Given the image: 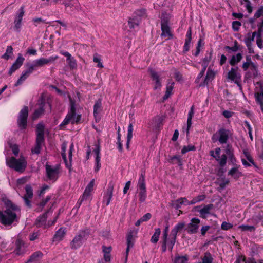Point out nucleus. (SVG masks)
<instances>
[{
	"label": "nucleus",
	"instance_id": "obj_40",
	"mask_svg": "<svg viewBox=\"0 0 263 263\" xmlns=\"http://www.w3.org/2000/svg\"><path fill=\"white\" fill-rule=\"evenodd\" d=\"M161 234V230L160 228H157L155 229V232L154 234L153 235L151 241L152 243H157L159 239V236Z\"/></svg>",
	"mask_w": 263,
	"mask_h": 263
},
{
	"label": "nucleus",
	"instance_id": "obj_29",
	"mask_svg": "<svg viewBox=\"0 0 263 263\" xmlns=\"http://www.w3.org/2000/svg\"><path fill=\"white\" fill-rule=\"evenodd\" d=\"M228 175L231 176L233 177L234 179H237L242 176V174L241 172L239 171L238 167L236 166L232 168L229 171Z\"/></svg>",
	"mask_w": 263,
	"mask_h": 263
},
{
	"label": "nucleus",
	"instance_id": "obj_14",
	"mask_svg": "<svg viewBox=\"0 0 263 263\" xmlns=\"http://www.w3.org/2000/svg\"><path fill=\"white\" fill-rule=\"evenodd\" d=\"M52 212L53 211L52 210V208H50L43 215L39 216L35 221V225L37 227H41L43 226L46 223V220L48 217V214L49 212L52 213Z\"/></svg>",
	"mask_w": 263,
	"mask_h": 263
},
{
	"label": "nucleus",
	"instance_id": "obj_45",
	"mask_svg": "<svg viewBox=\"0 0 263 263\" xmlns=\"http://www.w3.org/2000/svg\"><path fill=\"white\" fill-rule=\"evenodd\" d=\"M29 73H28L26 70H24L20 77V78L17 81L16 83L15 84V86H17L22 84V82L24 81L29 76Z\"/></svg>",
	"mask_w": 263,
	"mask_h": 263
},
{
	"label": "nucleus",
	"instance_id": "obj_1",
	"mask_svg": "<svg viewBox=\"0 0 263 263\" xmlns=\"http://www.w3.org/2000/svg\"><path fill=\"white\" fill-rule=\"evenodd\" d=\"M69 100L70 104V109L65 118L60 124L61 126L67 125L69 123L72 124L79 123L81 119V115L76 114L75 101L70 96H69Z\"/></svg>",
	"mask_w": 263,
	"mask_h": 263
},
{
	"label": "nucleus",
	"instance_id": "obj_51",
	"mask_svg": "<svg viewBox=\"0 0 263 263\" xmlns=\"http://www.w3.org/2000/svg\"><path fill=\"white\" fill-rule=\"evenodd\" d=\"M212 51L210 52L209 53H208L205 55V58H204L202 60V66H204V64H205L206 65V67H208V66L209 65V63L212 59Z\"/></svg>",
	"mask_w": 263,
	"mask_h": 263
},
{
	"label": "nucleus",
	"instance_id": "obj_62",
	"mask_svg": "<svg viewBox=\"0 0 263 263\" xmlns=\"http://www.w3.org/2000/svg\"><path fill=\"white\" fill-rule=\"evenodd\" d=\"M241 25V23L239 21H234L232 23V28L234 31H238L239 30L240 27Z\"/></svg>",
	"mask_w": 263,
	"mask_h": 263
},
{
	"label": "nucleus",
	"instance_id": "obj_18",
	"mask_svg": "<svg viewBox=\"0 0 263 263\" xmlns=\"http://www.w3.org/2000/svg\"><path fill=\"white\" fill-rule=\"evenodd\" d=\"M114 185L110 183L107 189L106 193L103 198V202H106V205H108L112 197Z\"/></svg>",
	"mask_w": 263,
	"mask_h": 263
},
{
	"label": "nucleus",
	"instance_id": "obj_48",
	"mask_svg": "<svg viewBox=\"0 0 263 263\" xmlns=\"http://www.w3.org/2000/svg\"><path fill=\"white\" fill-rule=\"evenodd\" d=\"M238 229L242 231H249L254 232L255 230V228L253 226H249L242 224L238 227Z\"/></svg>",
	"mask_w": 263,
	"mask_h": 263
},
{
	"label": "nucleus",
	"instance_id": "obj_43",
	"mask_svg": "<svg viewBox=\"0 0 263 263\" xmlns=\"http://www.w3.org/2000/svg\"><path fill=\"white\" fill-rule=\"evenodd\" d=\"M13 48L11 46L7 47L6 52L2 56V58L8 60L13 54Z\"/></svg>",
	"mask_w": 263,
	"mask_h": 263
},
{
	"label": "nucleus",
	"instance_id": "obj_54",
	"mask_svg": "<svg viewBox=\"0 0 263 263\" xmlns=\"http://www.w3.org/2000/svg\"><path fill=\"white\" fill-rule=\"evenodd\" d=\"M224 49H226L227 51H232L233 52H236L239 49V46L238 45V43L237 41L234 42V46L233 47H230L228 46H226L224 47Z\"/></svg>",
	"mask_w": 263,
	"mask_h": 263
},
{
	"label": "nucleus",
	"instance_id": "obj_9",
	"mask_svg": "<svg viewBox=\"0 0 263 263\" xmlns=\"http://www.w3.org/2000/svg\"><path fill=\"white\" fill-rule=\"evenodd\" d=\"M46 171L48 178L53 181L57 180L59 177V171L58 166H51L46 165Z\"/></svg>",
	"mask_w": 263,
	"mask_h": 263
},
{
	"label": "nucleus",
	"instance_id": "obj_61",
	"mask_svg": "<svg viewBox=\"0 0 263 263\" xmlns=\"http://www.w3.org/2000/svg\"><path fill=\"white\" fill-rule=\"evenodd\" d=\"M256 44L257 46L260 48H263V40L261 39V34L257 33V37L256 40Z\"/></svg>",
	"mask_w": 263,
	"mask_h": 263
},
{
	"label": "nucleus",
	"instance_id": "obj_63",
	"mask_svg": "<svg viewBox=\"0 0 263 263\" xmlns=\"http://www.w3.org/2000/svg\"><path fill=\"white\" fill-rule=\"evenodd\" d=\"M232 227L233 225L231 223L226 221L223 222L221 225V228L223 230H228Z\"/></svg>",
	"mask_w": 263,
	"mask_h": 263
},
{
	"label": "nucleus",
	"instance_id": "obj_39",
	"mask_svg": "<svg viewBox=\"0 0 263 263\" xmlns=\"http://www.w3.org/2000/svg\"><path fill=\"white\" fill-rule=\"evenodd\" d=\"M242 58L241 53H238L236 55H233L229 63L231 65L234 66L236 64L241 61Z\"/></svg>",
	"mask_w": 263,
	"mask_h": 263
},
{
	"label": "nucleus",
	"instance_id": "obj_53",
	"mask_svg": "<svg viewBox=\"0 0 263 263\" xmlns=\"http://www.w3.org/2000/svg\"><path fill=\"white\" fill-rule=\"evenodd\" d=\"M133 16H135V17H139L140 20L141 21L142 17L145 16V9L137 10L135 12Z\"/></svg>",
	"mask_w": 263,
	"mask_h": 263
},
{
	"label": "nucleus",
	"instance_id": "obj_2",
	"mask_svg": "<svg viewBox=\"0 0 263 263\" xmlns=\"http://www.w3.org/2000/svg\"><path fill=\"white\" fill-rule=\"evenodd\" d=\"M6 164L15 171L22 173L26 168L27 161L23 156H21L18 159L11 157L6 159Z\"/></svg>",
	"mask_w": 263,
	"mask_h": 263
},
{
	"label": "nucleus",
	"instance_id": "obj_21",
	"mask_svg": "<svg viewBox=\"0 0 263 263\" xmlns=\"http://www.w3.org/2000/svg\"><path fill=\"white\" fill-rule=\"evenodd\" d=\"M40 101V102L39 103V108L36 109L33 114L32 119L33 120L37 119L44 112L45 102L43 100H41Z\"/></svg>",
	"mask_w": 263,
	"mask_h": 263
},
{
	"label": "nucleus",
	"instance_id": "obj_6",
	"mask_svg": "<svg viewBox=\"0 0 263 263\" xmlns=\"http://www.w3.org/2000/svg\"><path fill=\"white\" fill-rule=\"evenodd\" d=\"M138 186L139 188V201L141 202H143L146 198V187L145 183L144 175L141 173L139 180Z\"/></svg>",
	"mask_w": 263,
	"mask_h": 263
},
{
	"label": "nucleus",
	"instance_id": "obj_3",
	"mask_svg": "<svg viewBox=\"0 0 263 263\" xmlns=\"http://www.w3.org/2000/svg\"><path fill=\"white\" fill-rule=\"evenodd\" d=\"M19 217L15 212L11 209L0 211V222L5 226H10L14 222H18Z\"/></svg>",
	"mask_w": 263,
	"mask_h": 263
},
{
	"label": "nucleus",
	"instance_id": "obj_5",
	"mask_svg": "<svg viewBox=\"0 0 263 263\" xmlns=\"http://www.w3.org/2000/svg\"><path fill=\"white\" fill-rule=\"evenodd\" d=\"M28 116V108L27 106H25L20 111L17 119V124L21 129L26 128Z\"/></svg>",
	"mask_w": 263,
	"mask_h": 263
},
{
	"label": "nucleus",
	"instance_id": "obj_7",
	"mask_svg": "<svg viewBox=\"0 0 263 263\" xmlns=\"http://www.w3.org/2000/svg\"><path fill=\"white\" fill-rule=\"evenodd\" d=\"M238 69L237 67L231 68L228 73V78L234 81L241 89V85L240 84L241 76L240 73L238 72Z\"/></svg>",
	"mask_w": 263,
	"mask_h": 263
},
{
	"label": "nucleus",
	"instance_id": "obj_25",
	"mask_svg": "<svg viewBox=\"0 0 263 263\" xmlns=\"http://www.w3.org/2000/svg\"><path fill=\"white\" fill-rule=\"evenodd\" d=\"M84 243L79 236L76 235L71 242H70V247L72 249H77L80 248Z\"/></svg>",
	"mask_w": 263,
	"mask_h": 263
},
{
	"label": "nucleus",
	"instance_id": "obj_19",
	"mask_svg": "<svg viewBox=\"0 0 263 263\" xmlns=\"http://www.w3.org/2000/svg\"><path fill=\"white\" fill-rule=\"evenodd\" d=\"M210 155L211 156L215 158L220 167H222L226 165L227 160L226 155H222L221 157L216 156L215 152L213 150L210 151Z\"/></svg>",
	"mask_w": 263,
	"mask_h": 263
},
{
	"label": "nucleus",
	"instance_id": "obj_36",
	"mask_svg": "<svg viewBox=\"0 0 263 263\" xmlns=\"http://www.w3.org/2000/svg\"><path fill=\"white\" fill-rule=\"evenodd\" d=\"M254 96L256 102L260 105V109L263 112V91L255 93Z\"/></svg>",
	"mask_w": 263,
	"mask_h": 263
},
{
	"label": "nucleus",
	"instance_id": "obj_10",
	"mask_svg": "<svg viewBox=\"0 0 263 263\" xmlns=\"http://www.w3.org/2000/svg\"><path fill=\"white\" fill-rule=\"evenodd\" d=\"M161 29L162 31V36L168 37V39L173 37V34L171 32L170 27L168 25V20L167 19H162L161 23Z\"/></svg>",
	"mask_w": 263,
	"mask_h": 263
},
{
	"label": "nucleus",
	"instance_id": "obj_52",
	"mask_svg": "<svg viewBox=\"0 0 263 263\" xmlns=\"http://www.w3.org/2000/svg\"><path fill=\"white\" fill-rule=\"evenodd\" d=\"M174 263H187V258L185 256H176L174 259Z\"/></svg>",
	"mask_w": 263,
	"mask_h": 263
},
{
	"label": "nucleus",
	"instance_id": "obj_27",
	"mask_svg": "<svg viewBox=\"0 0 263 263\" xmlns=\"http://www.w3.org/2000/svg\"><path fill=\"white\" fill-rule=\"evenodd\" d=\"M44 129L45 126L42 123H39L37 124L36 127V138L44 139Z\"/></svg>",
	"mask_w": 263,
	"mask_h": 263
},
{
	"label": "nucleus",
	"instance_id": "obj_30",
	"mask_svg": "<svg viewBox=\"0 0 263 263\" xmlns=\"http://www.w3.org/2000/svg\"><path fill=\"white\" fill-rule=\"evenodd\" d=\"M139 17H135L133 16L132 17L129 18L128 20V25L130 29H134L138 27L139 23L140 22Z\"/></svg>",
	"mask_w": 263,
	"mask_h": 263
},
{
	"label": "nucleus",
	"instance_id": "obj_4",
	"mask_svg": "<svg viewBox=\"0 0 263 263\" xmlns=\"http://www.w3.org/2000/svg\"><path fill=\"white\" fill-rule=\"evenodd\" d=\"M231 135L230 130L220 128L212 135L211 139L213 142L218 141L221 144H226Z\"/></svg>",
	"mask_w": 263,
	"mask_h": 263
},
{
	"label": "nucleus",
	"instance_id": "obj_37",
	"mask_svg": "<svg viewBox=\"0 0 263 263\" xmlns=\"http://www.w3.org/2000/svg\"><path fill=\"white\" fill-rule=\"evenodd\" d=\"M133 124L130 123L128 127V133L127 136V142H126V147L127 149L129 147L130 142L133 137Z\"/></svg>",
	"mask_w": 263,
	"mask_h": 263
},
{
	"label": "nucleus",
	"instance_id": "obj_34",
	"mask_svg": "<svg viewBox=\"0 0 263 263\" xmlns=\"http://www.w3.org/2000/svg\"><path fill=\"white\" fill-rule=\"evenodd\" d=\"M251 66L253 69H254V72H253V77H256L257 76V66L252 62H245L242 64V68L244 70H247L248 67Z\"/></svg>",
	"mask_w": 263,
	"mask_h": 263
},
{
	"label": "nucleus",
	"instance_id": "obj_16",
	"mask_svg": "<svg viewBox=\"0 0 263 263\" xmlns=\"http://www.w3.org/2000/svg\"><path fill=\"white\" fill-rule=\"evenodd\" d=\"M225 153L227 157L228 156L230 161L233 164H235L236 163V159L234 154V149L232 145L230 144H227L225 147Z\"/></svg>",
	"mask_w": 263,
	"mask_h": 263
},
{
	"label": "nucleus",
	"instance_id": "obj_46",
	"mask_svg": "<svg viewBox=\"0 0 263 263\" xmlns=\"http://www.w3.org/2000/svg\"><path fill=\"white\" fill-rule=\"evenodd\" d=\"M243 154H244L245 156L246 157V159L248 160V161L255 167H257V166L256 164L254 163L253 159L248 150L247 149H244L243 150Z\"/></svg>",
	"mask_w": 263,
	"mask_h": 263
},
{
	"label": "nucleus",
	"instance_id": "obj_49",
	"mask_svg": "<svg viewBox=\"0 0 263 263\" xmlns=\"http://www.w3.org/2000/svg\"><path fill=\"white\" fill-rule=\"evenodd\" d=\"M90 195H91V192H90L89 191H87L86 190H85L84 192L81 199H80L79 202H78V203L79 204V206H80L82 202L84 200H87L90 196Z\"/></svg>",
	"mask_w": 263,
	"mask_h": 263
},
{
	"label": "nucleus",
	"instance_id": "obj_38",
	"mask_svg": "<svg viewBox=\"0 0 263 263\" xmlns=\"http://www.w3.org/2000/svg\"><path fill=\"white\" fill-rule=\"evenodd\" d=\"M61 149H62L61 155H62V158L65 163V165L66 166V167L67 168H70L71 166V163L70 162L69 163H68L67 162V159H66V154H65L66 149V144L65 143H63L62 145Z\"/></svg>",
	"mask_w": 263,
	"mask_h": 263
},
{
	"label": "nucleus",
	"instance_id": "obj_17",
	"mask_svg": "<svg viewBox=\"0 0 263 263\" xmlns=\"http://www.w3.org/2000/svg\"><path fill=\"white\" fill-rule=\"evenodd\" d=\"M149 71L153 81H155V86H154V89L157 90L160 89L161 87V83L160 80V77L158 73L153 70V69H149Z\"/></svg>",
	"mask_w": 263,
	"mask_h": 263
},
{
	"label": "nucleus",
	"instance_id": "obj_24",
	"mask_svg": "<svg viewBox=\"0 0 263 263\" xmlns=\"http://www.w3.org/2000/svg\"><path fill=\"white\" fill-rule=\"evenodd\" d=\"M66 233L65 229L63 228H60L58 231H56L53 238V241L59 242L61 241Z\"/></svg>",
	"mask_w": 263,
	"mask_h": 263
},
{
	"label": "nucleus",
	"instance_id": "obj_50",
	"mask_svg": "<svg viewBox=\"0 0 263 263\" xmlns=\"http://www.w3.org/2000/svg\"><path fill=\"white\" fill-rule=\"evenodd\" d=\"M26 66L27 67V69L25 70L29 74H31L33 71L36 70L37 68L34 61H33L32 64L27 63Z\"/></svg>",
	"mask_w": 263,
	"mask_h": 263
},
{
	"label": "nucleus",
	"instance_id": "obj_13",
	"mask_svg": "<svg viewBox=\"0 0 263 263\" xmlns=\"http://www.w3.org/2000/svg\"><path fill=\"white\" fill-rule=\"evenodd\" d=\"M175 242L176 240L171 238H168V237L166 238H162V252H165L167 248L170 252H172Z\"/></svg>",
	"mask_w": 263,
	"mask_h": 263
},
{
	"label": "nucleus",
	"instance_id": "obj_15",
	"mask_svg": "<svg viewBox=\"0 0 263 263\" xmlns=\"http://www.w3.org/2000/svg\"><path fill=\"white\" fill-rule=\"evenodd\" d=\"M24 60V58H23L21 54H19L16 61L10 67L9 71V74L11 75L15 70L18 69L22 65Z\"/></svg>",
	"mask_w": 263,
	"mask_h": 263
},
{
	"label": "nucleus",
	"instance_id": "obj_26",
	"mask_svg": "<svg viewBox=\"0 0 263 263\" xmlns=\"http://www.w3.org/2000/svg\"><path fill=\"white\" fill-rule=\"evenodd\" d=\"M44 140L45 139L36 138L35 146L31 149L33 154H39L40 153L42 145L44 143Z\"/></svg>",
	"mask_w": 263,
	"mask_h": 263
},
{
	"label": "nucleus",
	"instance_id": "obj_32",
	"mask_svg": "<svg viewBox=\"0 0 263 263\" xmlns=\"http://www.w3.org/2000/svg\"><path fill=\"white\" fill-rule=\"evenodd\" d=\"M174 82H172L171 81H168L166 86V90L165 92V94L163 97L164 100H166L170 96L172 91L173 89Z\"/></svg>",
	"mask_w": 263,
	"mask_h": 263
},
{
	"label": "nucleus",
	"instance_id": "obj_35",
	"mask_svg": "<svg viewBox=\"0 0 263 263\" xmlns=\"http://www.w3.org/2000/svg\"><path fill=\"white\" fill-rule=\"evenodd\" d=\"M43 254L41 251H36L33 253L29 257V259L27 261L26 263L35 262L38 260L39 258H41Z\"/></svg>",
	"mask_w": 263,
	"mask_h": 263
},
{
	"label": "nucleus",
	"instance_id": "obj_60",
	"mask_svg": "<svg viewBox=\"0 0 263 263\" xmlns=\"http://www.w3.org/2000/svg\"><path fill=\"white\" fill-rule=\"evenodd\" d=\"M195 150V147L193 145H188L187 146H184L183 148L181 149V153L182 154H184L186 153Z\"/></svg>",
	"mask_w": 263,
	"mask_h": 263
},
{
	"label": "nucleus",
	"instance_id": "obj_57",
	"mask_svg": "<svg viewBox=\"0 0 263 263\" xmlns=\"http://www.w3.org/2000/svg\"><path fill=\"white\" fill-rule=\"evenodd\" d=\"M67 62L71 69H74L77 68V63L74 58H72V59L68 60Z\"/></svg>",
	"mask_w": 263,
	"mask_h": 263
},
{
	"label": "nucleus",
	"instance_id": "obj_56",
	"mask_svg": "<svg viewBox=\"0 0 263 263\" xmlns=\"http://www.w3.org/2000/svg\"><path fill=\"white\" fill-rule=\"evenodd\" d=\"M93 61L94 62L97 63V67L99 68H103V65L102 63L101 62V59L99 57V55L97 53H95L93 55Z\"/></svg>",
	"mask_w": 263,
	"mask_h": 263
},
{
	"label": "nucleus",
	"instance_id": "obj_42",
	"mask_svg": "<svg viewBox=\"0 0 263 263\" xmlns=\"http://www.w3.org/2000/svg\"><path fill=\"white\" fill-rule=\"evenodd\" d=\"M214 72L212 70L208 69L206 77L204 79V85H208L209 81L212 80L214 78Z\"/></svg>",
	"mask_w": 263,
	"mask_h": 263
},
{
	"label": "nucleus",
	"instance_id": "obj_59",
	"mask_svg": "<svg viewBox=\"0 0 263 263\" xmlns=\"http://www.w3.org/2000/svg\"><path fill=\"white\" fill-rule=\"evenodd\" d=\"M10 147L11 148L13 153L15 156H17L19 153V149L16 144H12L10 143H8Z\"/></svg>",
	"mask_w": 263,
	"mask_h": 263
},
{
	"label": "nucleus",
	"instance_id": "obj_11",
	"mask_svg": "<svg viewBox=\"0 0 263 263\" xmlns=\"http://www.w3.org/2000/svg\"><path fill=\"white\" fill-rule=\"evenodd\" d=\"M59 58V57L56 55L54 57H50L49 58L46 59L45 58H41L39 59L34 60V62L37 67H43L46 65H49Z\"/></svg>",
	"mask_w": 263,
	"mask_h": 263
},
{
	"label": "nucleus",
	"instance_id": "obj_47",
	"mask_svg": "<svg viewBox=\"0 0 263 263\" xmlns=\"http://www.w3.org/2000/svg\"><path fill=\"white\" fill-rule=\"evenodd\" d=\"M133 239V234L132 233H129L127 236V247L126 249V254L128 255V252L129 251V249L130 248L133 247V243L132 242V240Z\"/></svg>",
	"mask_w": 263,
	"mask_h": 263
},
{
	"label": "nucleus",
	"instance_id": "obj_31",
	"mask_svg": "<svg viewBox=\"0 0 263 263\" xmlns=\"http://www.w3.org/2000/svg\"><path fill=\"white\" fill-rule=\"evenodd\" d=\"M194 106H192L191 107L190 110L188 114L187 119V129H186L187 135L189 134L190 128L192 125V118L194 114Z\"/></svg>",
	"mask_w": 263,
	"mask_h": 263
},
{
	"label": "nucleus",
	"instance_id": "obj_44",
	"mask_svg": "<svg viewBox=\"0 0 263 263\" xmlns=\"http://www.w3.org/2000/svg\"><path fill=\"white\" fill-rule=\"evenodd\" d=\"M213 258L210 252H206L204 253L203 257L202 258V263H212Z\"/></svg>",
	"mask_w": 263,
	"mask_h": 263
},
{
	"label": "nucleus",
	"instance_id": "obj_8",
	"mask_svg": "<svg viewBox=\"0 0 263 263\" xmlns=\"http://www.w3.org/2000/svg\"><path fill=\"white\" fill-rule=\"evenodd\" d=\"M200 220L197 218H193L191 222L187 224L186 230L189 234H195L198 231Z\"/></svg>",
	"mask_w": 263,
	"mask_h": 263
},
{
	"label": "nucleus",
	"instance_id": "obj_64",
	"mask_svg": "<svg viewBox=\"0 0 263 263\" xmlns=\"http://www.w3.org/2000/svg\"><path fill=\"white\" fill-rule=\"evenodd\" d=\"M261 16H263V6L260 7L254 15L255 18H258Z\"/></svg>",
	"mask_w": 263,
	"mask_h": 263
},
{
	"label": "nucleus",
	"instance_id": "obj_23",
	"mask_svg": "<svg viewBox=\"0 0 263 263\" xmlns=\"http://www.w3.org/2000/svg\"><path fill=\"white\" fill-rule=\"evenodd\" d=\"M16 248L15 249V252L17 255H21L23 254L25 251V247L24 246V242L20 239H17L15 242Z\"/></svg>",
	"mask_w": 263,
	"mask_h": 263
},
{
	"label": "nucleus",
	"instance_id": "obj_41",
	"mask_svg": "<svg viewBox=\"0 0 263 263\" xmlns=\"http://www.w3.org/2000/svg\"><path fill=\"white\" fill-rule=\"evenodd\" d=\"M101 100L100 99L98 100L95 103L93 106V114L95 117L101 111Z\"/></svg>",
	"mask_w": 263,
	"mask_h": 263
},
{
	"label": "nucleus",
	"instance_id": "obj_28",
	"mask_svg": "<svg viewBox=\"0 0 263 263\" xmlns=\"http://www.w3.org/2000/svg\"><path fill=\"white\" fill-rule=\"evenodd\" d=\"M214 208L213 204H209L204 206V207L199 210L200 216L203 218H205L206 215L210 214V211Z\"/></svg>",
	"mask_w": 263,
	"mask_h": 263
},
{
	"label": "nucleus",
	"instance_id": "obj_33",
	"mask_svg": "<svg viewBox=\"0 0 263 263\" xmlns=\"http://www.w3.org/2000/svg\"><path fill=\"white\" fill-rule=\"evenodd\" d=\"M90 230L88 229H85L84 230H80L78 235L79 237L82 240V241L84 242L88 239V237L90 235Z\"/></svg>",
	"mask_w": 263,
	"mask_h": 263
},
{
	"label": "nucleus",
	"instance_id": "obj_20",
	"mask_svg": "<svg viewBox=\"0 0 263 263\" xmlns=\"http://www.w3.org/2000/svg\"><path fill=\"white\" fill-rule=\"evenodd\" d=\"M20 13L16 16L14 20L15 28L16 30L19 31L21 27V22L22 21L23 16L24 15V7L22 6L19 9Z\"/></svg>",
	"mask_w": 263,
	"mask_h": 263
},
{
	"label": "nucleus",
	"instance_id": "obj_58",
	"mask_svg": "<svg viewBox=\"0 0 263 263\" xmlns=\"http://www.w3.org/2000/svg\"><path fill=\"white\" fill-rule=\"evenodd\" d=\"M7 209H11L12 210V211H13L14 212L16 211H18L19 210V208L17 207V206L15 205L14 204H13L10 201H9L7 203Z\"/></svg>",
	"mask_w": 263,
	"mask_h": 263
},
{
	"label": "nucleus",
	"instance_id": "obj_22",
	"mask_svg": "<svg viewBox=\"0 0 263 263\" xmlns=\"http://www.w3.org/2000/svg\"><path fill=\"white\" fill-rule=\"evenodd\" d=\"M192 40V28L190 27L186 34V39L183 46V52H186L190 50V45Z\"/></svg>",
	"mask_w": 263,
	"mask_h": 263
},
{
	"label": "nucleus",
	"instance_id": "obj_55",
	"mask_svg": "<svg viewBox=\"0 0 263 263\" xmlns=\"http://www.w3.org/2000/svg\"><path fill=\"white\" fill-rule=\"evenodd\" d=\"M230 181L228 179H226L224 177L220 178V182L218 183L220 189L221 190L224 189L226 185L229 184Z\"/></svg>",
	"mask_w": 263,
	"mask_h": 263
},
{
	"label": "nucleus",
	"instance_id": "obj_12",
	"mask_svg": "<svg viewBox=\"0 0 263 263\" xmlns=\"http://www.w3.org/2000/svg\"><path fill=\"white\" fill-rule=\"evenodd\" d=\"M25 189L26 193L23 198L25 205L28 208H31V205L29 199H31L33 197V190L30 184H27L25 186Z\"/></svg>",
	"mask_w": 263,
	"mask_h": 263
}]
</instances>
